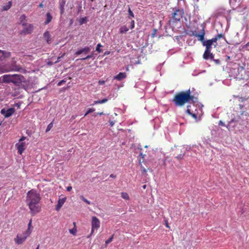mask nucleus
Masks as SVG:
<instances>
[{
    "label": "nucleus",
    "mask_w": 249,
    "mask_h": 249,
    "mask_svg": "<svg viewBox=\"0 0 249 249\" xmlns=\"http://www.w3.org/2000/svg\"><path fill=\"white\" fill-rule=\"evenodd\" d=\"M92 56H93L92 54L88 55L86 57H84V58H82L80 59L82 60H86V59H88L91 58L92 57Z\"/></svg>",
    "instance_id": "obj_35"
},
{
    "label": "nucleus",
    "mask_w": 249,
    "mask_h": 249,
    "mask_svg": "<svg viewBox=\"0 0 249 249\" xmlns=\"http://www.w3.org/2000/svg\"><path fill=\"white\" fill-rule=\"evenodd\" d=\"M101 47H102V45H101V44H98L97 46H96V50L98 53L102 52V50L100 49Z\"/></svg>",
    "instance_id": "obj_32"
},
{
    "label": "nucleus",
    "mask_w": 249,
    "mask_h": 249,
    "mask_svg": "<svg viewBox=\"0 0 249 249\" xmlns=\"http://www.w3.org/2000/svg\"><path fill=\"white\" fill-rule=\"evenodd\" d=\"M206 47V49L205 51H211L212 47L208 46H205Z\"/></svg>",
    "instance_id": "obj_43"
},
{
    "label": "nucleus",
    "mask_w": 249,
    "mask_h": 249,
    "mask_svg": "<svg viewBox=\"0 0 249 249\" xmlns=\"http://www.w3.org/2000/svg\"><path fill=\"white\" fill-rule=\"evenodd\" d=\"M227 59L229 60L230 59V56H227Z\"/></svg>",
    "instance_id": "obj_64"
},
{
    "label": "nucleus",
    "mask_w": 249,
    "mask_h": 249,
    "mask_svg": "<svg viewBox=\"0 0 249 249\" xmlns=\"http://www.w3.org/2000/svg\"><path fill=\"white\" fill-rule=\"evenodd\" d=\"M28 235H29V234H28L26 232L24 233L23 235L18 234L15 239V241L17 244H21L25 241Z\"/></svg>",
    "instance_id": "obj_8"
},
{
    "label": "nucleus",
    "mask_w": 249,
    "mask_h": 249,
    "mask_svg": "<svg viewBox=\"0 0 249 249\" xmlns=\"http://www.w3.org/2000/svg\"><path fill=\"white\" fill-rule=\"evenodd\" d=\"M67 198L66 197H64L62 198H59L57 202V204L56 205L55 207V210L57 211H58L60 208L62 207L63 205L64 204Z\"/></svg>",
    "instance_id": "obj_13"
},
{
    "label": "nucleus",
    "mask_w": 249,
    "mask_h": 249,
    "mask_svg": "<svg viewBox=\"0 0 249 249\" xmlns=\"http://www.w3.org/2000/svg\"><path fill=\"white\" fill-rule=\"evenodd\" d=\"M110 178H116V176L115 175H114L113 174H111L110 175Z\"/></svg>",
    "instance_id": "obj_56"
},
{
    "label": "nucleus",
    "mask_w": 249,
    "mask_h": 249,
    "mask_svg": "<svg viewBox=\"0 0 249 249\" xmlns=\"http://www.w3.org/2000/svg\"><path fill=\"white\" fill-rule=\"evenodd\" d=\"M12 6V2L11 1H9L6 5L3 6V11H7L9 10Z\"/></svg>",
    "instance_id": "obj_22"
},
{
    "label": "nucleus",
    "mask_w": 249,
    "mask_h": 249,
    "mask_svg": "<svg viewBox=\"0 0 249 249\" xmlns=\"http://www.w3.org/2000/svg\"><path fill=\"white\" fill-rule=\"evenodd\" d=\"M26 139V137H24V136H22L19 140V142H23L22 141H23L24 140H25Z\"/></svg>",
    "instance_id": "obj_45"
},
{
    "label": "nucleus",
    "mask_w": 249,
    "mask_h": 249,
    "mask_svg": "<svg viewBox=\"0 0 249 249\" xmlns=\"http://www.w3.org/2000/svg\"><path fill=\"white\" fill-rule=\"evenodd\" d=\"M29 82L26 80V78L20 74H13L12 83L17 86L22 87L25 90H27L28 87Z\"/></svg>",
    "instance_id": "obj_4"
},
{
    "label": "nucleus",
    "mask_w": 249,
    "mask_h": 249,
    "mask_svg": "<svg viewBox=\"0 0 249 249\" xmlns=\"http://www.w3.org/2000/svg\"><path fill=\"white\" fill-rule=\"evenodd\" d=\"M80 198L83 201H84V200H85V198L83 196H80Z\"/></svg>",
    "instance_id": "obj_55"
},
{
    "label": "nucleus",
    "mask_w": 249,
    "mask_h": 249,
    "mask_svg": "<svg viewBox=\"0 0 249 249\" xmlns=\"http://www.w3.org/2000/svg\"><path fill=\"white\" fill-rule=\"evenodd\" d=\"M105 83V81L103 80H99L98 81V84L100 85H103Z\"/></svg>",
    "instance_id": "obj_44"
},
{
    "label": "nucleus",
    "mask_w": 249,
    "mask_h": 249,
    "mask_svg": "<svg viewBox=\"0 0 249 249\" xmlns=\"http://www.w3.org/2000/svg\"><path fill=\"white\" fill-rule=\"evenodd\" d=\"M33 30V25L32 24H29L27 27H25L20 34L22 35H27L31 34Z\"/></svg>",
    "instance_id": "obj_10"
},
{
    "label": "nucleus",
    "mask_w": 249,
    "mask_h": 249,
    "mask_svg": "<svg viewBox=\"0 0 249 249\" xmlns=\"http://www.w3.org/2000/svg\"><path fill=\"white\" fill-rule=\"evenodd\" d=\"M0 53L1 54V55H0V60L1 61L9 58L11 56V53L9 52L1 50Z\"/></svg>",
    "instance_id": "obj_12"
},
{
    "label": "nucleus",
    "mask_w": 249,
    "mask_h": 249,
    "mask_svg": "<svg viewBox=\"0 0 249 249\" xmlns=\"http://www.w3.org/2000/svg\"><path fill=\"white\" fill-rule=\"evenodd\" d=\"M32 220L30 219V220L29 222L28 225V229L25 232L27 233H28V234H29V235L31 233V228L32 227Z\"/></svg>",
    "instance_id": "obj_25"
},
{
    "label": "nucleus",
    "mask_w": 249,
    "mask_h": 249,
    "mask_svg": "<svg viewBox=\"0 0 249 249\" xmlns=\"http://www.w3.org/2000/svg\"><path fill=\"white\" fill-rule=\"evenodd\" d=\"M113 235H112L106 241L105 243L107 245L108 244L112 242L113 239Z\"/></svg>",
    "instance_id": "obj_33"
},
{
    "label": "nucleus",
    "mask_w": 249,
    "mask_h": 249,
    "mask_svg": "<svg viewBox=\"0 0 249 249\" xmlns=\"http://www.w3.org/2000/svg\"><path fill=\"white\" fill-rule=\"evenodd\" d=\"M109 124H110V126H112L114 125V123L113 121H109Z\"/></svg>",
    "instance_id": "obj_52"
},
{
    "label": "nucleus",
    "mask_w": 249,
    "mask_h": 249,
    "mask_svg": "<svg viewBox=\"0 0 249 249\" xmlns=\"http://www.w3.org/2000/svg\"><path fill=\"white\" fill-rule=\"evenodd\" d=\"M84 202H86L88 204H90V202L87 199H85V200H84Z\"/></svg>",
    "instance_id": "obj_51"
},
{
    "label": "nucleus",
    "mask_w": 249,
    "mask_h": 249,
    "mask_svg": "<svg viewBox=\"0 0 249 249\" xmlns=\"http://www.w3.org/2000/svg\"><path fill=\"white\" fill-rule=\"evenodd\" d=\"M210 40V41L212 42V43L213 44V43H215L216 44L214 45V47H215L217 44V41L218 40L215 37L211 39H209Z\"/></svg>",
    "instance_id": "obj_30"
},
{
    "label": "nucleus",
    "mask_w": 249,
    "mask_h": 249,
    "mask_svg": "<svg viewBox=\"0 0 249 249\" xmlns=\"http://www.w3.org/2000/svg\"><path fill=\"white\" fill-rule=\"evenodd\" d=\"M46 17H47V18H46V21H45V24H49L51 21V20L52 19V17L51 14L49 12L46 14Z\"/></svg>",
    "instance_id": "obj_20"
},
{
    "label": "nucleus",
    "mask_w": 249,
    "mask_h": 249,
    "mask_svg": "<svg viewBox=\"0 0 249 249\" xmlns=\"http://www.w3.org/2000/svg\"><path fill=\"white\" fill-rule=\"evenodd\" d=\"M145 188H146V185H143V189H145Z\"/></svg>",
    "instance_id": "obj_61"
},
{
    "label": "nucleus",
    "mask_w": 249,
    "mask_h": 249,
    "mask_svg": "<svg viewBox=\"0 0 249 249\" xmlns=\"http://www.w3.org/2000/svg\"><path fill=\"white\" fill-rule=\"evenodd\" d=\"M190 107V106H187V109L186 110V112L188 114H189V115H191L192 116H193L194 118H196V114L193 113H192L191 112V110L189 109V107Z\"/></svg>",
    "instance_id": "obj_27"
},
{
    "label": "nucleus",
    "mask_w": 249,
    "mask_h": 249,
    "mask_svg": "<svg viewBox=\"0 0 249 249\" xmlns=\"http://www.w3.org/2000/svg\"><path fill=\"white\" fill-rule=\"evenodd\" d=\"M22 25H23V26H26V25H27V24H26V23H22Z\"/></svg>",
    "instance_id": "obj_59"
},
{
    "label": "nucleus",
    "mask_w": 249,
    "mask_h": 249,
    "mask_svg": "<svg viewBox=\"0 0 249 249\" xmlns=\"http://www.w3.org/2000/svg\"><path fill=\"white\" fill-rule=\"evenodd\" d=\"M195 97L191 93L189 89L184 91H180L176 93L173 99V102L176 107H182L186 103L194 102Z\"/></svg>",
    "instance_id": "obj_2"
},
{
    "label": "nucleus",
    "mask_w": 249,
    "mask_h": 249,
    "mask_svg": "<svg viewBox=\"0 0 249 249\" xmlns=\"http://www.w3.org/2000/svg\"><path fill=\"white\" fill-rule=\"evenodd\" d=\"M39 245H38L37 247V248L36 249H39Z\"/></svg>",
    "instance_id": "obj_60"
},
{
    "label": "nucleus",
    "mask_w": 249,
    "mask_h": 249,
    "mask_svg": "<svg viewBox=\"0 0 249 249\" xmlns=\"http://www.w3.org/2000/svg\"><path fill=\"white\" fill-rule=\"evenodd\" d=\"M66 2V0H61L59 2V9L60 10L61 15H62L64 13Z\"/></svg>",
    "instance_id": "obj_18"
},
{
    "label": "nucleus",
    "mask_w": 249,
    "mask_h": 249,
    "mask_svg": "<svg viewBox=\"0 0 249 249\" xmlns=\"http://www.w3.org/2000/svg\"><path fill=\"white\" fill-rule=\"evenodd\" d=\"M104 113L103 112H97V113H96L95 116L98 115H104Z\"/></svg>",
    "instance_id": "obj_49"
},
{
    "label": "nucleus",
    "mask_w": 249,
    "mask_h": 249,
    "mask_svg": "<svg viewBox=\"0 0 249 249\" xmlns=\"http://www.w3.org/2000/svg\"><path fill=\"white\" fill-rule=\"evenodd\" d=\"M126 77V74L125 72H119L116 75L114 79L118 81H121Z\"/></svg>",
    "instance_id": "obj_17"
},
{
    "label": "nucleus",
    "mask_w": 249,
    "mask_h": 249,
    "mask_svg": "<svg viewBox=\"0 0 249 249\" xmlns=\"http://www.w3.org/2000/svg\"><path fill=\"white\" fill-rule=\"evenodd\" d=\"M95 110V109L94 108H89L88 109V110L87 111V112H86V113L85 114L84 117L86 116L89 113L94 112Z\"/></svg>",
    "instance_id": "obj_29"
},
{
    "label": "nucleus",
    "mask_w": 249,
    "mask_h": 249,
    "mask_svg": "<svg viewBox=\"0 0 249 249\" xmlns=\"http://www.w3.org/2000/svg\"><path fill=\"white\" fill-rule=\"evenodd\" d=\"M121 197L125 200L129 199V196L128 194L125 192L121 193Z\"/></svg>",
    "instance_id": "obj_26"
},
{
    "label": "nucleus",
    "mask_w": 249,
    "mask_h": 249,
    "mask_svg": "<svg viewBox=\"0 0 249 249\" xmlns=\"http://www.w3.org/2000/svg\"><path fill=\"white\" fill-rule=\"evenodd\" d=\"M184 15V12L182 10L179 9H175L172 14V19L169 21L170 24L175 26V23L180 21Z\"/></svg>",
    "instance_id": "obj_5"
},
{
    "label": "nucleus",
    "mask_w": 249,
    "mask_h": 249,
    "mask_svg": "<svg viewBox=\"0 0 249 249\" xmlns=\"http://www.w3.org/2000/svg\"><path fill=\"white\" fill-rule=\"evenodd\" d=\"M10 71H18L23 73H26V70L19 65L14 62L10 65H6L0 67V73L8 72Z\"/></svg>",
    "instance_id": "obj_3"
},
{
    "label": "nucleus",
    "mask_w": 249,
    "mask_h": 249,
    "mask_svg": "<svg viewBox=\"0 0 249 249\" xmlns=\"http://www.w3.org/2000/svg\"><path fill=\"white\" fill-rule=\"evenodd\" d=\"M90 50V49L89 47H85L84 48L78 50L75 53V55H79L82 53H84L85 54H87Z\"/></svg>",
    "instance_id": "obj_15"
},
{
    "label": "nucleus",
    "mask_w": 249,
    "mask_h": 249,
    "mask_svg": "<svg viewBox=\"0 0 249 249\" xmlns=\"http://www.w3.org/2000/svg\"><path fill=\"white\" fill-rule=\"evenodd\" d=\"M40 200V195L36 190L31 189L27 193L26 202L32 215L40 212L41 209Z\"/></svg>",
    "instance_id": "obj_1"
},
{
    "label": "nucleus",
    "mask_w": 249,
    "mask_h": 249,
    "mask_svg": "<svg viewBox=\"0 0 249 249\" xmlns=\"http://www.w3.org/2000/svg\"><path fill=\"white\" fill-rule=\"evenodd\" d=\"M203 58L205 60L209 59H213L214 55L211 52V51H205L203 54Z\"/></svg>",
    "instance_id": "obj_16"
},
{
    "label": "nucleus",
    "mask_w": 249,
    "mask_h": 249,
    "mask_svg": "<svg viewBox=\"0 0 249 249\" xmlns=\"http://www.w3.org/2000/svg\"><path fill=\"white\" fill-rule=\"evenodd\" d=\"M13 74H5L2 76V81L5 83H12Z\"/></svg>",
    "instance_id": "obj_11"
},
{
    "label": "nucleus",
    "mask_w": 249,
    "mask_h": 249,
    "mask_svg": "<svg viewBox=\"0 0 249 249\" xmlns=\"http://www.w3.org/2000/svg\"><path fill=\"white\" fill-rule=\"evenodd\" d=\"M77 117V115H73L71 116V120H74L75 119L76 117Z\"/></svg>",
    "instance_id": "obj_50"
},
{
    "label": "nucleus",
    "mask_w": 249,
    "mask_h": 249,
    "mask_svg": "<svg viewBox=\"0 0 249 249\" xmlns=\"http://www.w3.org/2000/svg\"><path fill=\"white\" fill-rule=\"evenodd\" d=\"M132 23H131V25H132V26H131V28H133L134 27V20H132Z\"/></svg>",
    "instance_id": "obj_53"
},
{
    "label": "nucleus",
    "mask_w": 249,
    "mask_h": 249,
    "mask_svg": "<svg viewBox=\"0 0 249 249\" xmlns=\"http://www.w3.org/2000/svg\"><path fill=\"white\" fill-rule=\"evenodd\" d=\"M91 230L90 235H92L94 231L98 230L100 227V221L99 219L96 216H92L91 221Z\"/></svg>",
    "instance_id": "obj_6"
},
{
    "label": "nucleus",
    "mask_w": 249,
    "mask_h": 249,
    "mask_svg": "<svg viewBox=\"0 0 249 249\" xmlns=\"http://www.w3.org/2000/svg\"><path fill=\"white\" fill-rule=\"evenodd\" d=\"M157 30L156 29H154L153 30V33H152L151 36L152 38H154L155 36V35L157 33Z\"/></svg>",
    "instance_id": "obj_37"
},
{
    "label": "nucleus",
    "mask_w": 249,
    "mask_h": 249,
    "mask_svg": "<svg viewBox=\"0 0 249 249\" xmlns=\"http://www.w3.org/2000/svg\"><path fill=\"white\" fill-rule=\"evenodd\" d=\"M65 55V53H64L61 56H59L57 58V60L54 62V63H57L59 62L60 61V59L61 57H62Z\"/></svg>",
    "instance_id": "obj_42"
},
{
    "label": "nucleus",
    "mask_w": 249,
    "mask_h": 249,
    "mask_svg": "<svg viewBox=\"0 0 249 249\" xmlns=\"http://www.w3.org/2000/svg\"><path fill=\"white\" fill-rule=\"evenodd\" d=\"M212 60L214 62V63L217 65H219L220 64V61L219 59H214L213 58V59H212Z\"/></svg>",
    "instance_id": "obj_41"
},
{
    "label": "nucleus",
    "mask_w": 249,
    "mask_h": 249,
    "mask_svg": "<svg viewBox=\"0 0 249 249\" xmlns=\"http://www.w3.org/2000/svg\"><path fill=\"white\" fill-rule=\"evenodd\" d=\"M53 126V123L49 124L47 126V127L46 130V132H48L49 131H50V129L52 128Z\"/></svg>",
    "instance_id": "obj_31"
},
{
    "label": "nucleus",
    "mask_w": 249,
    "mask_h": 249,
    "mask_svg": "<svg viewBox=\"0 0 249 249\" xmlns=\"http://www.w3.org/2000/svg\"><path fill=\"white\" fill-rule=\"evenodd\" d=\"M73 224L74 225V228L72 229L69 230V232L73 235H75L77 232V229L76 228V224L75 222H73Z\"/></svg>",
    "instance_id": "obj_24"
},
{
    "label": "nucleus",
    "mask_w": 249,
    "mask_h": 249,
    "mask_svg": "<svg viewBox=\"0 0 249 249\" xmlns=\"http://www.w3.org/2000/svg\"><path fill=\"white\" fill-rule=\"evenodd\" d=\"M202 44H203V46H208L212 47V45H213V43L209 39V40H207L206 41H203V42L202 43Z\"/></svg>",
    "instance_id": "obj_28"
},
{
    "label": "nucleus",
    "mask_w": 249,
    "mask_h": 249,
    "mask_svg": "<svg viewBox=\"0 0 249 249\" xmlns=\"http://www.w3.org/2000/svg\"><path fill=\"white\" fill-rule=\"evenodd\" d=\"M72 189V187L71 186H69L68 187H67V190L68 191H71Z\"/></svg>",
    "instance_id": "obj_48"
},
{
    "label": "nucleus",
    "mask_w": 249,
    "mask_h": 249,
    "mask_svg": "<svg viewBox=\"0 0 249 249\" xmlns=\"http://www.w3.org/2000/svg\"><path fill=\"white\" fill-rule=\"evenodd\" d=\"M166 227L167 228H170V227H169V226L168 225V224L167 223L166 224Z\"/></svg>",
    "instance_id": "obj_58"
},
{
    "label": "nucleus",
    "mask_w": 249,
    "mask_h": 249,
    "mask_svg": "<svg viewBox=\"0 0 249 249\" xmlns=\"http://www.w3.org/2000/svg\"><path fill=\"white\" fill-rule=\"evenodd\" d=\"M191 33H192V34L191 35V36H195V34L196 35L198 34L196 33V31H192Z\"/></svg>",
    "instance_id": "obj_46"
},
{
    "label": "nucleus",
    "mask_w": 249,
    "mask_h": 249,
    "mask_svg": "<svg viewBox=\"0 0 249 249\" xmlns=\"http://www.w3.org/2000/svg\"><path fill=\"white\" fill-rule=\"evenodd\" d=\"M128 31V28L126 26H123L120 28V33L121 34H125Z\"/></svg>",
    "instance_id": "obj_21"
},
{
    "label": "nucleus",
    "mask_w": 249,
    "mask_h": 249,
    "mask_svg": "<svg viewBox=\"0 0 249 249\" xmlns=\"http://www.w3.org/2000/svg\"><path fill=\"white\" fill-rule=\"evenodd\" d=\"M184 156V155L183 154H180L176 156V158L178 160H180L183 158Z\"/></svg>",
    "instance_id": "obj_34"
},
{
    "label": "nucleus",
    "mask_w": 249,
    "mask_h": 249,
    "mask_svg": "<svg viewBox=\"0 0 249 249\" xmlns=\"http://www.w3.org/2000/svg\"><path fill=\"white\" fill-rule=\"evenodd\" d=\"M15 111V109L13 107H11L8 109L2 108L1 110L0 113L5 118H8L12 115Z\"/></svg>",
    "instance_id": "obj_7"
},
{
    "label": "nucleus",
    "mask_w": 249,
    "mask_h": 249,
    "mask_svg": "<svg viewBox=\"0 0 249 249\" xmlns=\"http://www.w3.org/2000/svg\"><path fill=\"white\" fill-rule=\"evenodd\" d=\"M43 36L47 43L50 44L51 43V37L49 32L46 31L43 34Z\"/></svg>",
    "instance_id": "obj_19"
},
{
    "label": "nucleus",
    "mask_w": 249,
    "mask_h": 249,
    "mask_svg": "<svg viewBox=\"0 0 249 249\" xmlns=\"http://www.w3.org/2000/svg\"><path fill=\"white\" fill-rule=\"evenodd\" d=\"M91 235H90V234L89 235H88V236H87V237H88V238H89V237H90V236Z\"/></svg>",
    "instance_id": "obj_63"
},
{
    "label": "nucleus",
    "mask_w": 249,
    "mask_h": 249,
    "mask_svg": "<svg viewBox=\"0 0 249 249\" xmlns=\"http://www.w3.org/2000/svg\"><path fill=\"white\" fill-rule=\"evenodd\" d=\"M107 101H108V99L107 98H104V99H103L102 100H100L95 101L94 102V104H93V105H95V104H103V103H106Z\"/></svg>",
    "instance_id": "obj_23"
},
{
    "label": "nucleus",
    "mask_w": 249,
    "mask_h": 249,
    "mask_svg": "<svg viewBox=\"0 0 249 249\" xmlns=\"http://www.w3.org/2000/svg\"><path fill=\"white\" fill-rule=\"evenodd\" d=\"M128 13L129 16L131 17L132 18H134V14L133 13L132 11L131 10L130 8H129L128 9Z\"/></svg>",
    "instance_id": "obj_40"
},
{
    "label": "nucleus",
    "mask_w": 249,
    "mask_h": 249,
    "mask_svg": "<svg viewBox=\"0 0 249 249\" xmlns=\"http://www.w3.org/2000/svg\"><path fill=\"white\" fill-rule=\"evenodd\" d=\"M143 171L144 172H146V170L144 168H143Z\"/></svg>",
    "instance_id": "obj_62"
},
{
    "label": "nucleus",
    "mask_w": 249,
    "mask_h": 249,
    "mask_svg": "<svg viewBox=\"0 0 249 249\" xmlns=\"http://www.w3.org/2000/svg\"><path fill=\"white\" fill-rule=\"evenodd\" d=\"M205 35L204 27H202V28L201 30L200 34H198V35H195L196 37H197L198 40L201 41L202 43L204 41V36Z\"/></svg>",
    "instance_id": "obj_14"
},
{
    "label": "nucleus",
    "mask_w": 249,
    "mask_h": 249,
    "mask_svg": "<svg viewBox=\"0 0 249 249\" xmlns=\"http://www.w3.org/2000/svg\"><path fill=\"white\" fill-rule=\"evenodd\" d=\"M80 198L83 201H84V200H85V198L83 196H80Z\"/></svg>",
    "instance_id": "obj_54"
},
{
    "label": "nucleus",
    "mask_w": 249,
    "mask_h": 249,
    "mask_svg": "<svg viewBox=\"0 0 249 249\" xmlns=\"http://www.w3.org/2000/svg\"><path fill=\"white\" fill-rule=\"evenodd\" d=\"M39 6L40 8H42V7H43V4L42 2H41V3H40V4H39Z\"/></svg>",
    "instance_id": "obj_57"
},
{
    "label": "nucleus",
    "mask_w": 249,
    "mask_h": 249,
    "mask_svg": "<svg viewBox=\"0 0 249 249\" xmlns=\"http://www.w3.org/2000/svg\"><path fill=\"white\" fill-rule=\"evenodd\" d=\"M215 37L217 39H219L220 38H222V37H224L223 35L222 34H219L218 35H217Z\"/></svg>",
    "instance_id": "obj_36"
},
{
    "label": "nucleus",
    "mask_w": 249,
    "mask_h": 249,
    "mask_svg": "<svg viewBox=\"0 0 249 249\" xmlns=\"http://www.w3.org/2000/svg\"><path fill=\"white\" fill-rule=\"evenodd\" d=\"M26 17L25 15H22L20 18V21L21 22H22V21L23 20H26Z\"/></svg>",
    "instance_id": "obj_38"
},
{
    "label": "nucleus",
    "mask_w": 249,
    "mask_h": 249,
    "mask_svg": "<svg viewBox=\"0 0 249 249\" xmlns=\"http://www.w3.org/2000/svg\"><path fill=\"white\" fill-rule=\"evenodd\" d=\"M218 124L221 126H225V124L222 121L219 122Z\"/></svg>",
    "instance_id": "obj_47"
},
{
    "label": "nucleus",
    "mask_w": 249,
    "mask_h": 249,
    "mask_svg": "<svg viewBox=\"0 0 249 249\" xmlns=\"http://www.w3.org/2000/svg\"><path fill=\"white\" fill-rule=\"evenodd\" d=\"M15 146L18 149V153L21 155L25 149V143L24 142H19L17 143Z\"/></svg>",
    "instance_id": "obj_9"
},
{
    "label": "nucleus",
    "mask_w": 249,
    "mask_h": 249,
    "mask_svg": "<svg viewBox=\"0 0 249 249\" xmlns=\"http://www.w3.org/2000/svg\"><path fill=\"white\" fill-rule=\"evenodd\" d=\"M66 81L64 79H63L62 80H61L60 81H59L58 84H57V86H61L63 84L66 83Z\"/></svg>",
    "instance_id": "obj_39"
}]
</instances>
